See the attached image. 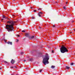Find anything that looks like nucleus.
Instances as JSON below:
<instances>
[{
  "label": "nucleus",
  "instance_id": "nucleus-2",
  "mask_svg": "<svg viewBox=\"0 0 75 75\" xmlns=\"http://www.w3.org/2000/svg\"><path fill=\"white\" fill-rule=\"evenodd\" d=\"M50 59V56L48 55V54H46L44 58H43V60L42 61V62L43 63V64L44 65H46V64H49V62L48 61Z\"/></svg>",
  "mask_w": 75,
  "mask_h": 75
},
{
  "label": "nucleus",
  "instance_id": "nucleus-9",
  "mask_svg": "<svg viewBox=\"0 0 75 75\" xmlns=\"http://www.w3.org/2000/svg\"><path fill=\"white\" fill-rule=\"evenodd\" d=\"M35 36H32L31 37L30 39H32V38H35Z\"/></svg>",
  "mask_w": 75,
  "mask_h": 75
},
{
  "label": "nucleus",
  "instance_id": "nucleus-25",
  "mask_svg": "<svg viewBox=\"0 0 75 75\" xmlns=\"http://www.w3.org/2000/svg\"><path fill=\"white\" fill-rule=\"evenodd\" d=\"M17 35L18 36V37H20V35Z\"/></svg>",
  "mask_w": 75,
  "mask_h": 75
},
{
  "label": "nucleus",
  "instance_id": "nucleus-18",
  "mask_svg": "<svg viewBox=\"0 0 75 75\" xmlns=\"http://www.w3.org/2000/svg\"><path fill=\"white\" fill-rule=\"evenodd\" d=\"M18 40L17 39L16 40V42H18Z\"/></svg>",
  "mask_w": 75,
  "mask_h": 75
},
{
  "label": "nucleus",
  "instance_id": "nucleus-1",
  "mask_svg": "<svg viewBox=\"0 0 75 75\" xmlns=\"http://www.w3.org/2000/svg\"><path fill=\"white\" fill-rule=\"evenodd\" d=\"M7 23L9 24H11L9 25H6V29L7 30H8V32L13 31V30H14V28H13V25H14V24L15 22L11 21H8Z\"/></svg>",
  "mask_w": 75,
  "mask_h": 75
},
{
  "label": "nucleus",
  "instance_id": "nucleus-13",
  "mask_svg": "<svg viewBox=\"0 0 75 75\" xmlns=\"http://www.w3.org/2000/svg\"><path fill=\"white\" fill-rule=\"evenodd\" d=\"M63 8L65 10H66V9H67V8H66L65 6H64Z\"/></svg>",
  "mask_w": 75,
  "mask_h": 75
},
{
  "label": "nucleus",
  "instance_id": "nucleus-15",
  "mask_svg": "<svg viewBox=\"0 0 75 75\" xmlns=\"http://www.w3.org/2000/svg\"><path fill=\"white\" fill-rule=\"evenodd\" d=\"M42 70H40V71H39L40 72H42Z\"/></svg>",
  "mask_w": 75,
  "mask_h": 75
},
{
  "label": "nucleus",
  "instance_id": "nucleus-24",
  "mask_svg": "<svg viewBox=\"0 0 75 75\" xmlns=\"http://www.w3.org/2000/svg\"><path fill=\"white\" fill-rule=\"evenodd\" d=\"M4 20V19L3 18H2L1 19V20Z\"/></svg>",
  "mask_w": 75,
  "mask_h": 75
},
{
  "label": "nucleus",
  "instance_id": "nucleus-20",
  "mask_svg": "<svg viewBox=\"0 0 75 75\" xmlns=\"http://www.w3.org/2000/svg\"><path fill=\"white\" fill-rule=\"evenodd\" d=\"M36 11V10H34V12H35V11Z\"/></svg>",
  "mask_w": 75,
  "mask_h": 75
},
{
  "label": "nucleus",
  "instance_id": "nucleus-6",
  "mask_svg": "<svg viewBox=\"0 0 75 75\" xmlns=\"http://www.w3.org/2000/svg\"><path fill=\"white\" fill-rule=\"evenodd\" d=\"M8 44H10V45H12V42H7Z\"/></svg>",
  "mask_w": 75,
  "mask_h": 75
},
{
  "label": "nucleus",
  "instance_id": "nucleus-16",
  "mask_svg": "<svg viewBox=\"0 0 75 75\" xmlns=\"http://www.w3.org/2000/svg\"><path fill=\"white\" fill-rule=\"evenodd\" d=\"M21 55H23V52H21Z\"/></svg>",
  "mask_w": 75,
  "mask_h": 75
},
{
  "label": "nucleus",
  "instance_id": "nucleus-12",
  "mask_svg": "<svg viewBox=\"0 0 75 75\" xmlns=\"http://www.w3.org/2000/svg\"><path fill=\"white\" fill-rule=\"evenodd\" d=\"M74 63H72L70 64V65H74Z\"/></svg>",
  "mask_w": 75,
  "mask_h": 75
},
{
  "label": "nucleus",
  "instance_id": "nucleus-30",
  "mask_svg": "<svg viewBox=\"0 0 75 75\" xmlns=\"http://www.w3.org/2000/svg\"><path fill=\"white\" fill-rule=\"evenodd\" d=\"M67 3H68V2H66V4H67Z\"/></svg>",
  "mask_w": 75,
  "mask_h": 75
},
{
  "label": "nucleus",
  "instance_id": "nucleus-22",
  "mask_svg": "<svg viewBox=\"0 0 75 75\" xmlns=\"http://www.w3.org/2000/svg\"><path fill=\"white\" fill-rule=\"evenodd\" d=\"M55 26L54 25H53V27H55Z\"/></svg>",
  "mask_w": 75,
  "mask_h": 75
},
{
  "label": "nucleus",
  "instance_id": "nucleus-32",
  "mask_svg": "<svg viewBox=\"0 0 75 75\" xmlns=\"http://www.w3.org/2000/svg\"><path fill=\"white\" fill-rule=\"evenodd\" d=\"M30 8H33V7H30Z\"/></svg>",
  "mask_w": 75,
  "mask_h": 75
},
{
  "label": "nucleus",
  "instance_id": "nucleus-38",
  "mask_svg": "<svg viewBox=\"0 0 75 75\" xmlns=\"http://www.w3.org/2000/svg\"><path fill=\"white\" fill-rule=\"evenodd\" d=\"M13 16H14V15H13Z\"/></svg>",
  "mask_w": 75,
  "mask_h": 75
},
{
  "label": "nucleus",
  "instance_id": "nucleus-36",
  "mask_svg": "<svg viewBox=\"0 0 75 75\" xmlns=\"http://www.w3.org/2000/svg\"><path fill=\"white\" fill-rule=\"evenodd\" d=\"M15 68H16V66H15Z\"/></svg>",
  "mask_w": 75,
  "mask_h": 75
},
{
  "label": "nucleus",
  "instance_id": "nucleus-5",
  "mask_svg": "<svg viewBox=\"0 0 75 75\" xmlns=\"http://www.w3.org/2000/svg\"><path fill=\"white\" fill-rule=\"evenodd\" d=\"M25 36L27 37H29V34L28 33H26L25 34Z\"/></svg>",
  "mask_w": 75,
  "mask_h": 75
},
{
  "label": "nucleus",
  "instance_id": "nucleus-37",
  "mask_svg": "<svg viewBox=\"0 0 75 75\" xmlns=\"http://www.w3.org/2000/svg\"><path fill=\"white\" fill-rule=\"evenodd\" d=\"M40 10H41V9H40Z\"/></svg>",
  "mask_w": 75,
  "mask_h": 75
},
{
  "label": "nucleus",
  "instance_id": "nucleus-14",
  "mask_svg": "<svg viewBox=\"0 0 75 75\" xmlns=\"http://www.w3.org/2000/svg\"><path fill=\"white\" fill-rule=\"evenodd\" d=\"M33 60V59H29V61H31Z\"/></svg>",
  "mask_w": 75,
  "mask_h": 75
},
{
  "label": "nucleus",
  "instance_id": "nucleus-27",
  "mask_svg": "<svg viewBox=\"0 0 75 75\" xmlns=\"http://www.w3.org/2000/svg\"><path fill=\"white\" fill-rule=\"evenodd\" d=\"M1 69V67H0V70Z\"/></svg>",
  "mask_w": 75,
  "mask_h": 75
},
{
  "label": "nucleus",
  "instance_id": "nucleus-39",
  "mask_svg": "<svg viewBox=\"0 0 75 75\" xmlns=\"http://www.w3.org/2000/svg\"><path fill=\"white\" fill-rule=\"evenodd\" d=\"M74 31H75V29L74 30Z\"/></svg>",
  "mask_w": 75,
  "mask_h": 75
},
{
  "label": "nucleus",
  "instance_id": "nucleus-33",
  "mask_svg": "<svg viewBox=\"0 0 75 75\" xmlns=\"http://www.w3.org/2000/svg\"><path fill=\"white\" fill-rule=\"evenodd\" d=\"M40 10V8H39L38 10Z\"/></svg>",
  "mask_w": 75,
  "mask_h": 75
},
{
  "label": "nucleus",
  "instance_id": "nucleus-23",
  "mask_svg": "<svg viewBox=\"0 0 75 75\" xmlns=\"http://www.w3.org/2000/svg\"><path fill=\"white\" fill-rule=\"evenodd\" d=\"M24 62H25L26 61V60H24Z\"/></svg>",
  "mask_w": 75,
  "mask_h": 75
},
{
  "label": "nucleus",
  "instance_id": "nucleus-21",
  "mask_svg": "<svg viewBox=\"0 0 75 75\" xmlns=\"http://www.w3.org/2000/svg\"><path fill=\"white\" fill-rule=\"evenodd\" d=\"M32 19H34V17H32Z\"/></svg>",
  "mask_w": 75,
  "mask_h": 75
},
{
  "label": "nucleus",
  "instance_id": "nucleus-11",
  "mask_svg": "<svg viewBox=\"0 0 75 75\" xmlns=\"http://www.w3.org/2000/svg\"><path fill=\"white\" fill-rule=\"evenodd\" d=\"M66 68L67 69H69V68H70V67H68V66H66Z\"/></svg>",
  "mask_w": 75,
  "mask_h": 75
},
{
  "label": "nucleus",
  "instance_id": "nucleus-26",
  "mask_svg": "<svg viewBox=\"0 0 75 75\" xmlns=\"http://www.w3.org/2000/svg\"><path fill=\"white\" fill-rule=\"evenodd\" d=\"M52 52H54V50H52Z\"/></svg>",
  "mask_w": 75,
  "mask_h": 75
},
{
  "label": "nucleus",
  "instance_id": "nucleus-4",
  "mask_svg": "<svg viewBox=\"0 0 75 75\" xmlns=\"http://www.w3.org/2000/svg\"><path fill=\"white\" fill-rule=\"evenodd\" d=\"M15 62V61L13 59H12L11 61V62L12 64H13Z\"/></svg>",
  "mask_w": 75,
  "mask_h": 75
},
{
  "label": "nucleus",
  "instance_id": "nucleus-19",
  "mask_svg": "<svg viewBox=\"0 0 75 75\" xmlns=\"http://www.w3.org/2000/svg\"><path fill=\"white\" fill-rule=\"evenodd\" d=\"M10 68H14V67H11Z\"/></svg>",
  "mask_w": 75,
  "mask_h": 75
},
{
  "label": "nucleus",
  "instance_id": "nucleus-29",
  "mask_svg": "<svg viewBox=\"0 0 75 75\" xmlns=\"http://www.w3.org/2000/svg\"><path fill=\"white\" fill-rule=\"evenodd\" d=\"M41 28V27H40V26L39 27V28Z\"/></svg>",
  "mask_w": 75,
  "mask_h": 75
},
{
  "label": "nucleus",
  "instance_id": "nucleus-10",
  "mask_svg": "<svg viewBox=\"0 0 75 75\" xmlns=\"http://www.w3.org/2000/svg\"><path fill=\"white\" fill-rule=\"evenodd\" d=\"M51 68H52V69H53L54 68H55V66H52L51 67Z\"/></svg>",
  "mask_w": 75,
  "mask_h": 75
},
{
  "label": "nucleus",
  "instance_id": "nucleus-3",
  "mask_svg": "<svg viewBox=\"0 0 75 75\" xmlns=\"http://www.w3.org/2000/svg\"><path fill=\"white\" fill-rule=\"evenodd\" d=\"M60 51L62 53H65V52H68V50L66 47L63 46L60 48Z\"/></svg>",
  "mask_w": 75,
  "mask_h": 75
},
{
  "label": "nucleus",
  "instance_id": "nucleus-35",
  "mask_svg": "<svg viewBox=\"0 0 75 75\" xmlns=\"http://www.w3.org/2000/svg\"><path fill=\"white\" fill-rule=\"evenodd\" d=\"M72 22H74V21H72Z\"/></svg>",
  "mask_w": 75,
  "mask_h": 75
},
{
  "label": "nucleus",
  "instance_id": "nucleus-17",
  "mask_svg": "<svg viewBox=\"0 0 75 75\" xmlns=\"http://www.w3.org/2000/svg\"><path fill=\"white\" fill-rule=\"evenodd\" d=\"M22 32H25V31L24 30H22Z\"/></svg>",
  "mask_w": 75,
  "mask_h": 75
},
{
  "label": "nucleus",
  "instance_id": "nucleus-8",
  "mask_svg": "<svg viewBox=\"0 0 75 75\" xmlns=\"http://www.w3.org/2000/svg\"><path fill=\"white\" fill-rule=\"evenodd\" d=\"M41 14H42V12H39L38 13V15H39V17H41Z\"/></svg>",
  "mask_w": 75,
  "mask_h": 75
},
{
  "label": "nucleus",
  "instance_id": "nucleus-34",
  "mask_svg": "<svg viewBox=\"0 0 75 75\" xmlns=\"http://www.w3.org/2000/svg\"><path fill=\"white\" fill-rule=\"evenodd\" d=\"M70 34H71L72 33V32H70Z\"/></svg>",
  "mask_w": 75,
  "mask_h": 75
},
{
  "label": "nucleus",
  "instance_id": "nucleus-40",
  "mask_svg": "<svg viewBox=\"0 0 75 75\" xmlns=\"http://www.w3.org/2000/svg\"><path fill=\"white\" fill-rule=\"evenodd\" d=\"M13 0V1H14V0Z\"/></svg>",
  "mask_w": 75,
  "mask_h": 75
},
{
  "label": "nucleus",
  "instance_id": "nucleus-28",
  "mask_svg": "<svg viewBox=\"0 0 75 75\" xmlns=\"http://www.w3.org/2000/svg\"><path fill=\"white\" fill-rule=\"evenodd\" d=\"M4 41L5 42H6V41L5 40H4Z\"/></svg>",
  "mask_w": 75,
  "mask_h": 75
},
{
  "label": "nucleus",
  "instance_id": "nucleus-31",
  "mask_svg": "<svg viewBox=\"0 0 75 75\" xmlns=\"http://www.w3.org/2000/svg\"><path fill=\"white\" fill-rule=\"evenodd\" d=\"M6 62V63H7V62Z\"/></svg>",
  "mask_w": 75,
  "mask_h": 75
},
{
  "label": "nucleus",
  "instance_id": "nucleus-7",
  "mask_svg": "<svg viewBox=\"0 0 75 75\" xmlns=\"http://www.w3.org/2000/svg\"><path fill=\"white\" fill-rule=\"evenodd\" d=\"M3 17H2L3 18H5V20H6V18H7V17H6V16H3Z\"/></svg>",
  "mask_w": 75,
  "mask_h": 75
}]
</instances>
